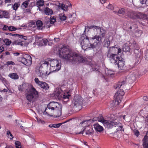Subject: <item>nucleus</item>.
Listing matches in <instances>:
<instances>
[{
	"label": "nucleus",
	"mask_w": 148,
	"mask_h": 148,
	"mask_svg": "<svg viewBox=\"0 0 148 148\" xmlns=\"http://www.w3.org/2000/svg\"><path fill=\"white\" fill-rule=\"evenodd\" d=\"M123 50L125 52H129L130 54H131L132 53V52L130 51V47L126 44H125L123 46Z\"/></svg>",
	"instance_id": "28"
},
{
	"label": "nucleus",
	"mask_w": 148,
	"mask_h": 148,
	"mask_svg": "<svg viewBox=\"0 0 148 148\" xmlns=\"http://www.w3.org/2000/svg\"><path fill=\"white\" fill-rule=\"evenodd\" d=\"M67 122V121H66L63 123H60L58 124H53V127L58 128L62 124L64 123Z\"/></svg>",
	"instance_id": "42"
},
{
	"label": "nucleus",
	"mask_w": 148,
	"mask_h": 148,
	"mask_svg": "<svg viewBox=\"0 0 148 148\" xmlns=\"http://www.w3.org/2000/svg\"><path fill=\"white\" fill-rule=\"evenodd\" d=\"M143 99L145 101H148V97H147V96H144Z\"/></svg>",
	"instance_id": "64"
},
{
	"label": "nucleus",
	"mask_w": 148,
	"mask_h": 148,
	"mask_svg": "<svg viewBox=\"0 0 148 148\" xmlns=\"http://www.w3.org/2000/svg\"><path fill=\"white\" fill-rule=\"evenodd\" d=\"M92 40H90V37L88 38L86 36V38H85L84 37L82 36L81 38V45H82V48L84 50L92 48L93 49L95 48L97 43H96V45H95L94 44L90 43L91 42Z\"/></svg>",
	"instance_id": "4"
},
{
	"label": "nucleus",
	"mask_w": 148,
	"mask_h": 148,
	"mask_svg": "<svg viewBox=\"0 0 148 148\" xmlns=\"http://www.w3.org/2000/svg\"><path fill=\"white\" fill-rule=\"evenodd\" d=\"M134 49V53L135 57H140L141 53L139 50V46L136 42H134L132 45Z\"/></svg>",
	"instance_id": "15"
},
{
	"label": "nucleus",
	"mask_w": 148,
	"mask_h": 148,
	"mask_svg": "<svg viewBox=\"0 0 148 148\" xmlns=\"http://www.w3.org/2000/svg\"><path fill=\"white\" fill-rule=\"evenodd\" d=\"M143 147H145V148H146V147L148 145V131L143 138Z\"/></svg>",
	"instance_id": "22"
},
{
	"label": "nucleus",
	"mask_w": 148,
	"mask_h": 148,
	"mask_svg": "<svg viewBox=\"0 0 148 148\" xmlns=\"http://www.w3.org/2000/svg\"><path fill=\"white\" fill-rule=\"evenodd\" d=\"M51 23L49 20L46 21L44 23V27H46L47 28H49L51 26Z\"/></svg>",
	"instance_id": "37"
},
{
	"label": "nucleus",
	"mask_w": 148,
	"mask_h": 148,
	"mask_svg": "<svg viewBox=\"0 0 148 148\" xmlns=\"http://www.w3.org/2000/svg\"><path fill=\"white\" fill-rule=\"evenodd\" d=\"M61 105L60 104L56 102H51L48 104L47 105V107L45 109V110L43 112L44 114H48L52 112L56 108H60Z\"/></svg>",
	"instance_id": "8"
},
{
	"label": "nucleus",
	"mask_w": 148,
	"mask_h": 148,
	"mask_svg": "<svg viewBox=\"0 0 148 148\" xmlns=\"http://www.w3.org/2000/svg\"><path fill=\"white\" fill-rule=\"evenodd\" d=\"M102 118H97V117H95L92 119H88L89 120H90L89 121H97V119L98 120V121H100L99 120H101L102 119Z\"/></svg>",
	"instance_id": "49"
},
{
	"label": "nucleus",
	"mask_w": 148,
	"mask_h": 148,
	"mask_svg": "<svg viewBox=\"0 0 148 148\" xmlns=\"http://www.w3.org/2000/svg\"><path fill=\"white\" fill-rule=\"evenodd\" d=\"M143 32L142 31L140 30H139L138 28V27L136 28V29L135 30V31L134 33V34H135V35L137 37H139L142 34Z\"/></svg>",
	"instance_id": "33"
},
{
	"label": "nucleus",
	"mask_w": 148,
	"mask_h": 148,
	"mask_svg": "<svg viewBox=\"0 0 148 148\" xmlns=\"http://www.w3.org/2000/svg\"><path fill=\"white\" fill-rule=\"evenodd\" d=\"M110 45V41L109 40L106 41L105 42L104 45H103L104 47L108 48Z\"/></svg>",
	"instance_id": "50"
},
{
	"label": "nucleus",
	"mask_w": 148,
	"mask_h": 148,
	"mask_svg": "<svg viewBox=\"0 0 148 148\" xmlns=\"http://www.w3.org/2000/svg\"><path fill=\"white\" fill-rule=\"evenodd\" d=\"M45 14L48 15H51L53 13L52 10L47 7L44 10Z\"/></svg>",
	"instance_id": "31"
},
{
	"label": "nucleus",
	"mask_w": 148,
	"mask_h": 148,
	"mask_svg": "<svg viewBox=\"0 0 148 148\" xmlns=\"http://www.w3.org/2000/svg\"><path fill=\"white\" fill-rule=\"evenodd\" d=\"M23 85H20L18 86V90L19 91H23Z\"/></svg>",
	"instance_id": "58"
},
{
	"label": "nucleus",
	"mask_w": 148,
	"mask_h": 148,
	"mask_svg": "<svg viewBox=\"0 0 148 148\" xmlns=\"http://www.w3.org/2000/svg\"><path fill=\"white\" fill-rule=\"evenodd\" d=\"M18 37L22 39H23L25 40H26L27 39V38L26 36H24L21 35H20L19 34L18 35Z\"/></svg>",
	"instance_id": "52"
},
{
	"label": "nucleus",
	"mask_w": 148,
	"mask_h": 148,
	"mask_svg": "<svg viewBox=\"0 0 148 148\" xmlns=\"http://www.w3.org/2000/svg\"><path fill=\"white\" fill-rule=\"evenodd\" d=\"M49 64L50 66V67H55V66L56 65H57L59 63H60L61 61L60 60H58L57 59H53L51 60L50 61Z\"/></svg>",
	"instance_id": "21"
},
{
	"label": "nucleus",
	"mask_w": 148,
	"mask_h": 148,
	"mask_svg": "<svg viewBox=\"0 0 148 148\" xmlns=\"http://www.w3.org/2000/svg\"><path fill=\"white\" fill-rule=\"evenodd\" d=\"M63 91L61 88H56L54 93V95L55 97H57L58 99H60V97L62 94L61 92Z\"/></svg>",
	"instance_id": "18"
},
{
	"label": "nucleus",
	"mask_w": 148,
	"mask_h": 148,
	"mask_svg": "<svg viewBox=\"0 0 148 148\" xmlns=\"http://www.w3.org/2000/svg\"><path fill=\"white\" fill-rule=\"evenodd\" d=\"M126 81V78H125L124 79L121 80L117 84L114 85V88L116 89L120 88H122L120 89L116 93L114 97L115 100L113 101L110 103V106L111 107H116L121 102V100L124 94L123 88H124L125 85Z\"/></svg>",
	"instance_id": "2"
},
{
	"label": "nucleus",
	"mask_w": 148,
	"mask_h": 148,
	"mask_svg": "<svg viewBox=\"0 0 148 148\" xmlns=\"http://www.w3.org/2000/svg\"><path fill=\"white\" fill-rule=\"evenodd\" d=\"M17 28L13 26H10L8 27V30L11 31H16Z\"/></svg>",
	"instance_id": "48"
},
{
	"label": "nucleus",
	"mask_w": 148,
	"mask_h": 148,
	"mask_svg": "<svg viewBox=\"0 0 148 148\" xmlns=\"http://www.w3.org/2000/svg\"><path fill=\"white\" fill-rule=\"evenodd\" d=\"M4 48L2 47H0V53L4 51Z\"/></svg>",
	"instance_id": "62"
},
{
	"label": "nucleus",
	"mask_w": 148,
	"mask_h": 148,
	"mask_svg": "<svg viewBox=\"0 0 148 148\" xmlns=\"http://www.w3.org/2000/svg\"><path fill=\"white\" fill-rule=\"evenodd\" d=\"M8 133H9L10 136L12 137V138H10V139H12V138H13V135L10 132V131H8L7 132V134L8 135Z\"/></svg>",
	"instance_id": "61"
},
{
	"label": "nucleus",
	"mask_w": 148,
	"mask_h": 148,
	"mask_svg": "<svg viewBox=\"0 0 148 148\" xmlns=\"http://www.w3.org/2000/svg\"><path fill=\"white\" fill-rule=\"evenodd\" d=\"M61 63H59L57 65H55V67H51L50 68V72H53L55 71H58L60 70L61 67Z\"/></svg>",
	"instance_id": "19"
},
{
	"label": "nucleus",
	"mask_w": 148,
	"mask_h": 148,
	"mask_svg": "<svg viewBox=\"0 0 148 148\" xmlns=\"http://www.w3.org/2000/svg\"><path fill=\"white\" fill-rule=\"evenodd\" d=\"M115 48L116 49V51L118 50V54H119V53H121V50L120 48L117 49L116 47H115Z\"/></svg>",
	"instance_id": "63"
},
{
	"label": "nucleus",
	"mask_w": 148,
	"mask_h": 148,
	"mask_svg": "<svg viewBox=\"0 0 148 148\" xmlns=\"http://www.w3.org/2000/svg\"><path fill=\"white\" fill-rule=\"evenodd\" d=\"M6 34L7 35H9L10 36H17L18 37V34H13L10 33H7Z\"/></svg>",
	"instance_id": "54"
},
{
	"label": "nucleus",
	"mask_w": 148,
	"mask_h": 148,
	"mask_svg": "<svg viewBox=\"0 0 148 148\" xmlns=\"http://www.w3.org/2000/svg\"><path fill=\"white\" fill-rule=\"evenodd\" d=\"M34 82L35 83L37 84L39 86H40L41 83L42 82V81H40L38 78L37 77H36L34 79Z\"/></svg>",
	"instance_id": "40"
},
{
	"label": "nucleus",
	"mask_w": 148,
	"mask_h": 148,
	"mask_svg": "<svg viewBox=\"0 0 148 148\" xmlns=\"http://www.w3.org/2000/svg\"><path fill=\"white\" fill-rule=\"evenodd\" d=\"M49 21L51 24H53V23L56 21V18L54 16H51L50 18Z\"/></svg>",
	"instance_id": "43"
},
{
	"label": "nucleus",
	"mask_w": 148,
	"mask_h": 148,
	"mask_svg": "<svg viewBox=\"0 0 148 148\" xmlns=\"http://www.w3.org/2000/svg\"><path fill=\"white\" fill-rule=\"evenodd\" d=\"M19 61L27 66L30 65L32 63V58L28 54L23 55L19 58Z\"/></svg>",
	"instance_id": "10"
},
{
	"label": "nucleus",
	"mask_w": 148,
	"mask_h": 148,
	"mask_svg": "<svg viewBox=\"0 0 148 148\" xmlns=\"http://www.w3.org/2000/svg\"><path fill=\"white\" fill-rule=\"evenodd\" d=\"M4 42L7 45H9L11 42V40L8 39H5Z\"/></svg>",
	"instance_id": "47"
},
{
	"label": "nucleus",
	"mask_w": 148,
	"mask_h": 148,
	"mask_svg": "<svg viewBox=\"0 0 148 148\" xmlns=\"http://www.w3.org/2000/svg\"><path fill=\"white\" fill-rule=\"evenodd\" d=\"M90 120H86L82 121L80 123L79 125V127H85V128L87 127H86V126L87 125V123Z\"/></svg>",
	"instance_id": "32"
},
{
	"label": "nucleus",
	"mask_w": 148,
	"mask_h": 148,
	"mask_svg": "<svg viewBox=\"0 0 148 148\" xmlns=\"http://www.w3.org/2000/svg\"><path fill=\"white\" fill-rule=\"evenodd\" d=\"M39 86L45 90H48L49 88L48 84L43 82H42Z\"/></svg>",
	"instance_id": "29"
},
{
	"label": "nucleus",
	"mask_w": 148,
	"mask_h": 148,
	"mask_svg": "<svg viewBox=\"0 0 148 148\" xmlns=\"http://www.w3.org/2000/svg\"><path fill=\"white\" fill-rule=\"evenodd\" d=\"M3 17L7 18H9L10 16L9 15V12L7 10H0V18Z\"/></svg>",
	"instance_id": "16"
},
{
	"label": "nucleus",
	"mask_w": 148,
	"mask_h": 148,
	"mask_svg": "<svg viewBox=\"0 0 148 148\" xmlns=\"http://www.w3.org/2000/svg\"><path fill=\"white\" fill-rule=\"evenodd\" d=\"M100 122H102L104 124L105 126L108 128H110L112 127H115L116 122H113L111 121H107L105 120L102 117V119L99 120Z\"/></svg>",
	"instance_id": "14"
},
{
	"label": "nucleus",
	"mask_w": 148,
	"mask_h": 148,
	"mask_svg": "<svg viewBox=\"0 0 148 148\" xmlns=\"http://www.w3.org/2000/svg\"><path fill=\"white\" fill-rule=\"evenodd\" d=\"M115 65H117L118 66L120 70H123L125 68V66L124 62L121 60H117L116 63H114Z\"/></svg>",
	"instance_id": "17"
},
{
	"label": "nucleus",
	"mask_w": 148,
	"mask_h": 148,
	"mask_svg": "<svg viewBox=\"0 0 148 148\" xmlns=\"http://www.w3.org/2000/svg\"><path fill=\"white\" fill-rule=\"evenodd\" d=\"M116 51V49L115 48V46H114L110 47L107 51V56L110 60L112 63H116L117 62L116 59L119 60V59L115 54V51Z\"/></svg>",
	"instance_id": "6"
},
{
	"label": "nucleus",
	"mask_w": 148,
	"mask_h": 148,
	"mask_svg": "<svg viewBox=\"0 0 148 148\" xmlns=\"http://www.w3.org/2000/svg\"><path fill=\"white\" fill-rule=\"evenodd\" d=\"M47 39H42V42L43 43V44H42V45L43 46H45L47 45Z\"/></svg>",
	"instance_id": "51"
},
{
	"label": "nucleus",
	"mask_w": 148,
	"mask_h": 148,
	"mask_svg": "<svg viewBox=\"0 0 148 148\" xmlns=\"http://www.w3.org/2000/svg\"><path fill=\"white\" fill-rule=\"evenodd\" d=\"M93 29L94 31L96 30V31L99 32V35H95V36H90V39L91 40L96 39L98 42H101L102 39L105 36L106 34V31L103 29L101 28L99 26L92 25L90 26H86L85 27V31L86 29Z\"/></svg>",
	"instance_id": "3"
},
{
	"label": "nucleus",
	"mask_w": 148,
	"mask_h": 148,
	"mask_svg": "<svg viewBox=\"0 0 148 148\" xmlns=\"http://www.w3.org/2000/svg\"><path fill=\"white\" fill-rule=\"evenodd\" d=\"M139 1L140 3H141L142 5L147 4V3H146L147 0H139Z\"/></svg>",
	"instance_id": "55"
},
{
	"label": "nucleus",
	"mask_w": 148,
	"mask_h": 148,
	"mask_svg": "<svg viewBox=\"0 0 148 148\" xmlns=\"http://www.w3.org/2000/svg\"><path fill=\"white\" fill-rule=\"evenodd\" d=\"M137 27V25L132 23H125L123 24L124 29L127 30L130 35L134 34L135 31Z\"/></svg>",
	"instance_id": "9"
},
{
	"label": "nucleus",
	"mask_w": 148,
	"mask_h": 148,
	"mask_svg": "<svg viewBox=\"0 0 148 148\" xmlns=\"http://www.w3.org/2000/svg\"><path fill=\"white\" fill-rule=\"evenodd\" d=\"M133 14L134 13L132 11L128 10H127V11L126 13V14L127 16L130 17L133 16Z\"/></svg>",
	"instance_id": "41"
},
{
	"label": "nucleus",
	"mask_w": 148,
	"mask_h": 148,
	"mask_svg": "<svg viewBox=\"0 0 148 148\" xmlns=\"http://www.w3.org/2000/svg\"><path fill=\"white\" fill-rule=\"evenodd\" d=\"M0 80H1L3 83L5 82L6 81V79L5 78L3 77L0 74Z\"/></svg>",
	"instance_id": "56"
},
{
	"label": "nucleus",
	"mask_w": 148,
	"mask_h": 148,
	"mask_svg": "<svg viewBox=\"0 0 148 148\" xmlns=\"http://www.w3.org/2000/svg\"><path fill=\"white\" fill-rule=\"evenodd\" d=\"M35 42L37 43H39V45L40 46H43L42 45V44H43V43L42 42V39H41L40 37H36L35 38Z\"/></svg>",
	"instance_id": "35"
},
{
	"label": "nucleus",
	"mask_w": 148,
	"mask_h": 148,
	"mask_svg": "<svg viewBox=\"0 0 148 148\" xmlns=\"http://www.w3.org/2000/svg\"><path fill=\"white\" fill-rule=\"evenodd\" d=\"M73 103L74 104L73 108L74 109L81 106L83 103V100L81 96L78 95L75 96Z\"/></svg>",
	"instance_id": "11"
},
{
	"label": "nucleus",
	"mask_w": 148,
	"mask_h": 148,
	"mask_svg": "<svg viewBox=\"0 0 148 148\" xmlns=\"http://www.w3.org/2000/svg\"><path fill=\"white\" fill-rule=\"evenodd\" d=\"M60 18L62 21L66 20V17L64 14H59Z\"/></svg>",
	"instance_id": "36"
},
{
	"label": "nucleus",
	"mask_w": 148,
	"mask_h": 148,
	"mask_svg": "<svg viewBox=\"0 0 148 148\" xmlns=\"http://www.w3.org/2000/svg\"><path fill=\"white\" fill-rule=\"evenodd\" d=\"M49 64V62L45 61L43 63L41 64H39L36 67L35 71L36 74L38 77H40L43 79L45 78L46 75L44 73L43 68L44 66H48Z\"/></svg>",
	"instance_id": "7"
},
{
	"label": "nucleus",
	"mask_w": 148,
	"mask_h": 148,
	"mask_svg": "<svg viewBox=\"0 0 148 148\" xmlns=\"http://www.w3.org/2000/svg\"><path fill=\"white\" fill-rule=\"evenodd\" d=\"M20 4L18 3H15L12 6V8L15 10H17L18 8L20 6Z\"/></svg>",
	"instance_id": "38"
},
{
	"label": "nucleus",
	"mask_w": 148,
	"mask_h": 148,
	"mask_svg": "<svg viewBox=\"0 0 148 148\" xmlns=\"http://www.w3.org/2000/svg\"><path fill=\"white\" fill-rule=\"evenodd\" d=\"M127 11V9H125L124 8H121L119 10L118 12L114 11V12L116 14H122L124 15L126 14V13Z\"/></svg>",
	"instance_id": "24"
},
{
	"label": "nucleus",
	"mask_w": 148,
	"mask_h": 148,
	"mask_svg": "<svg viewBox=\"0 0 148 148\" xmlns=\"http://www.w3.org/2000/svg\"><path fill=\"white\" fill-rule=\"evenodd\" d=\"M70 96V95H67L64 94H62L60 97V99H61L62 98H63L64 99H66L67 100L66 101H67L69 100V97Z\"/></svg>",
	"instance_id": "39"
},
{
	"label": "nucleus",
	"mask_w": 148,
	"mask_h": 148,
	"mask_svg": "<svg viewBox=\"0 0 148 148\" xmlns=\"http://www.w3.org/2000/svg\"><path fill=\"white\" fill-rule=\"evenodd\" d=\"M114 127H117V131H123V127L121 126V123L119 122H116Z\"/></svg>",
	"instance_id": "26"
},
{
	"label": "nucleus",
	"mask_w": 148,
	"mask_h": 148,
	"mask_svg": "<svg viewBox=\"0 0 148 148\" xmlns=\"http://www.w3.org/2000/svg\"><path fill=\"white\" fill-rule=\"evenodd\" d=\"M6 64L7 65H9L10 64L14 65L15 64V63L14 62L12 61H8L6 62Z\"/></svg>",
	"instance_id": "53"
},
{
	"label": "nucleus",
	"mask_w": 148,
	"mask_h": 148,
	"mask_svg": "<svg viewBox=\"0 0 148 148\" xmlns=\"http://www.w3.org/2000/svg\"><path fill=\"white\" fill-rule=\"evenodd\" d=\"M58 52L60 57L72 64L85 63L87 61L86 58L70 50L66 46L59 49Z\"/></svg>",
	"instance_id": "1"
},
{
	"label": "nucleus",
	"mask_w": 148,
	"mask_h": 148,
	"mask_svg": "<svg viewBox=\"0 0 148 148\" xmlns=\"http://www.w3.org/2000/svg\"><path fill=\"white\" fill-rule=\"evenodd\" d=\"M136 16L138 18L142 19L143 20H148V17L147 15L143 13L139 12L136 14Z\"/></svg>",
	"instance_id": "20"
},
{
	"label": "nucleus",
	"mask_w": 148,
	"mask_h": 148,
	"mask_svg": "<svg viewBox=\"0 0 148 148\" xmlns=\"http://www.w3.org/2000/svg\"><path fill=\"white\" fill-rule=\"evenodd\" d=\"M134 135L138 137L139 135V132L138 130H136L134 131Z\"/></svg>",
	"instance_id": "59"
},
{
	"label": "nucleus",
	"mask_w": 148,
	"mask_h": 148,
	"mask_svg": "<svg viewBox=\"0 0 148 148\" xmlns=\"http://www.w3.org/2000/svg\"><path fill=\"white\" fill-rule=\"evenodd\" d=\"M36 25L37 29L39 30H42L44 29V27L42 26V23L40 20H38L36 22Z\"/></svg>",
	"instance_id": "25"
},
{
	"label": "nucleus",
	"mask_w": 148,
	"mask_h": 148,
	"mask_svg": "<svg viewBox=\"0 0 148 148\" xmlns=\"http://www.w3.org/2000/svg\"><path fill=\"white\" fill-rule=\"evenodd\" d=\"M8 26L5 25H4L3 29L4 30H7L8 29Z\"/></svg>",
	"instance_id": "60"
},
{
	"label": "nucleus",
	"mask_w": 148,
	"mask_h": 148,
	"mask_svg": "<svg viewBox=\"0 0 148 148\" xmlns=\"http://www.w3.org/2000/svg\"><path fill=\"white\" fill-rule=\"evenodd\" d=\"M59 8H61V9L65 11H67L68 8V6L64 4L60 3L58 5Z\"/></svg>",
	"instance_id": "34"
},
{
	"label": "nucleus",
	"mask_w": 148,
	"mask_h": 148,
	"mask_svg": "<svg viewBox=\"0 0 148 148\" xmlns=\"http://www.w3.org/2000/svg\"><path fill=\"white\" fill-rule=\"evenodd\" d=\"M145 58L147 60H148V49L145 53Z\"/></svg>",
	"instance_id": "57"
},
{
	"label": "nucleus",
	"mask_w": 148,
	"mask_h": 148,
	"mask_svg": "<svg viewBox=\"0 0 148 148\" xmlns=\"http://www.w3.org/2000/svg\"><path fill=\"white\" fill-rule=\"evenodd\" d=\"M15 144L16 148H21V143L19 141H16L15 142Z\"/></svg>",
	"instance_id": "44"
},
{
	"label": "nucleus",
	"mask_w": 148,
	"mask_h": 148,
	"mask_svg": "<svg viewBox=\"0 0 148 148\" xmlns=\"http://www.w3.org/2000/svg\"><path fill=\"white\" fill-rule=\"evenodd\" d=\"M8 76L14 79H17L19 78V76L16 73H10L8 75Z\"/></svg>",
	"instance_id": "30"
},
{
	"label": "nucleus",
	"mask_w": 148,
	"mask_h": 148,
	"mask_svg": "<svg viewBox=\"0 0 148 148\" xmlns=\"http://www.w3.org/2000/svg\"><path fill=\"white\" fill-rule=\"evenodd\" d=\"M28 1H25L22 5V7L23 8H27L28 6Z\"/></svg>",
	"instance_id": "45"
},
{
	"label": "nucleus",
	"mask_w": 148,
	"mask_h": 148,
	"mask_svg": "<svg viewBox=\"0 0 148 148\" xmlns=\"http://www.w3.org/2000/svg\"><path fill=\"white\" fill-rule=\"evenodd\" d=\"M44 5V1L42 0H40L36 2V5L38 8V9L40 11H42L40 9V7L43 6Z\"/></svg>",
	"instance_id": "27"
},
{
	"label": "nucleus",
	"mask_w": 148,
	"mask_h": 148,
	"mask_svg": "<svg viewBox=\"0 0 148 148\" xmlns=\"http://www.w3.org/2000/svg\"><path fill=\"white\" fill-rule=\"evenodd\" d=\"M136 62L135 63V65L139 64L141 61V58L140 57H136Z\"/></svg>",
	"instance_id": "46"
},
{
	"label": "nucleus",
	"mask_w": 148,
	"mask_h": 148,
	"mask_svg": "<svg viewBox=\"0 0 148 148\" xmlns=\"http://www.w3.org/2000/svg\"><path fill=\"white\" fill-rule=\"evenodd\" d=\"M96 131L101 132L103 130V127L98 123H96L93 125Z\"/></svg>",
	"instance_id": "23"
},
{
	"label": "nucleus",
	"mask_w": 148,
	"mask_h": 148,
	"mask_svg": "<svg viewBox=\"0 0 148 148\" xmlns=\"http://www.w3.org/2000/svg\"><path fill=\"white\" fill-rule=\"evenodd\" d=\"M85 132L86 135H92L93 134L94 131L92 127H87L85 128L82 129V130L79 132H77L76 134H83L84 132Z\"/></svg>",
	"instance_id": "13"
},
{
	"label": "nucleus",
	"mask_w": 148,
	"mask_h": 148,
	"mask_svg": "<svg viewBox=\"0 0 148 148\" xmlns=\"http://www.w3.org/2000/svg\"><path fill=\"white\" fill-rule=\"evenodd\" d=\"M62 106H60V108H57L50 113L48 115L50 116H54L55 117H59L62 115Z\"/></svg>",
	"instance_id": "12"
},
{
	"label": "nucleus",
	"mask_w": 148,
	"mask_h": 148,
	"mask_svg": "<svg viewBox=\"0 0 148 148\" xmlns=\"http://www.w3.org/2000/svg\"><path fill=\"white\" fill-rule=\"evenodd\" d=\"M38 92L33 86L29 89L26 94L27 99L30 102H33L38 97Z\"/></svg>",
	"instance_id": "5"
}]
</instances>
